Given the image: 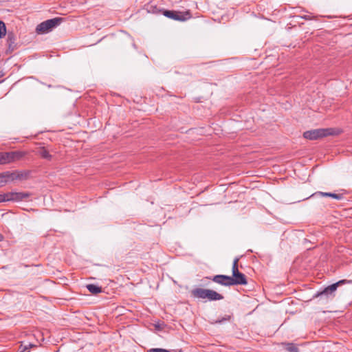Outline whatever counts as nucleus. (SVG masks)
<instances>
[{"label": "nucleus", "instance_id": "nucleus-1", "mask_svg": "<svg viewBox=\"0 0 352 352\" xmlns=\"http://www.w3.org/2000/svg\"><path fill=\"white\" fill-rule=\"evenodd\" d=\"M339 133L338 129L333 128L317 129L304 132L303 137L308 140H315L328 135H338Z\"/></svg>", "mask_w": 352, "mask_h": 352}, {"label": "nucleus", "instance_id": "nucleus-2", "mask_svg": "<svg viewBox=\"0 0 352 352\" xmlns=\"http://www.w3.org/2000/svg\"><path fill=\"white\" fill-rule=\"evenodd\" d=\"M191 294L195 298L208 299L210 301L223 299V296L221 294L209 289L196 288L192 290Z\"/></svg>", "mask_w": 352, "mask_h": 352}, {"label": "nucleus", "instance_id": "nucleus-3", "mask_svg": "<svg viewBox=\"0 0 352 352\" xmlns=\"http://www.w3.org/2000/svg\"><path fill=\"white\" fill-rule=\"evenodd\" d=\"M63 21V19L60 17H56L46 20L36 26V32L38 34L48 33L49 32L52 31L53 28L58 26Z\"/></svg>", "mask_w": 352, "mask_h": 352}, {"label": "nucleus", "instance_id": "nucleus-4", "mask_svg": "<svg viewBox=\"0 0 352 352\" xmlns=\"http://www.w3.org/2000/svg\"><path fill=\"white\" fill-rule=\"evenodd\" d=\"M163 14L167 18L178 21H185L188 19H190L192 16L191 13L189 10H164Z\"/></svg>", "mask_w": 352, "mask_h": 352}, {"label": "nucleus", "instance_id": "nucleus-5", "mask_svg": "<svg viewBox=\"0 0 352 352\" xmlns=\"http://www.w3.org/2000/svg\"><path fill=\"white\" fill-rule=\"evenodd\" d=\"M351 283V280H341L336 283H333L328 287H327L326 288H324L322 292H318L317 294H316L314 295V298H318V297H323V296H325L327 299L328 298H331L332 299L335 295H334V292L337 289L338 287L340 285H342V284H344L345 283Z\"/></svg>", "mask_w": 352, "mask_h": 352}, {"label": "nucleus", "instance_id": "nucleus-6", "mask_svg": "<svg viewBox=\"0 0 352 352\" xmlns=\"http://www.w3.org/2000/svg\"><path fill=\"white\" fill-rule=\"evenodd\" d=\"M211 280L219 285L223 286H232V278L230 276L227 275H215L214 276Z\"/></svg>", "mask_w": 352, "mask_h": 352}, {"label": "nucleus", "instance_id": "nucleus-7", "mask_svg": "<svg viewBox=\"0 0 352 352\" xmlns=\"http://www.w3.org/2000/svg\"><path fill=\"white\" fill-rule=\"evenodd\" d=\"M8 201H20L30 197V194L23 192H10L6 193Z\"/></svg>", "mask_w": 352, "mask_h": 352}, {"label": "nucleus", "instance_id": "nucleus-8", "mask_svg": "<svg viewBox=\"0 0 352 352\" xmlns=\"http://www.w3.org/2000/svg\"><path fill=\"white\" fill-rule=\"evenodd\" d=\"M231 277L232 278V285H247V283H248L246 276H245V274H243V273H241L240 272L239 273L234 274V275H233Z\"/></svg>", "mask_w": 352, "mask_h": 352}, {"label": "nucleus", "instance_id": "nucleus-9", "mask_svg": "<svg viewBox=\"0 0 352 352\" xmlns=\"http://www.w3.org/2000/svg\"><path fill=\"white\" fill-rule=\"evenodd\" d=\"M11 172L6 171L0 174V186H3L7 183L12 182L11 180Z\"/></svg>", "mask_w": 352, "mask_h": 352}, {"label": "nucleus", "instance_id": "nucleus-10", "mask_svg": "<svg viewBox=\"0 0 352 352\" xmlns=\"http://www.w3.org/2000/svg\"><path fill=\"white\" fill-rule=\"evenodd\" d=\"M314 195H320L322 197H331L338 200H340L343 198V195L342 194H336L333 192H317L312 195V196Z\"/></svg>", "mask_w": 352, "mask_h": 352}, {"label": "nucleus", "instance_id": "nucleus-11", "mask_svg": "<svg viewBox=\"0 0 352 352\" xmlns=\"http://www.w3.org/2000/svg\"><path fill=\"white\" fill-rule=\"evenodd\" d=\"M11 180H21L26 179L28 173L26 172H11Z\"/></svg>", "mask_w": 352, "mask_h": 352}, {"label": "nucleus", "instance_id": "nucleus-12", "mask_svg": "<svg viewBox=\"0 0 352 352\" xmlns=\"http://www.w3.org/2000/svg\"><path fill=\"white\" fill-rule=\"evenodd\" d=\"M12 162L10 152L0 153V164H6Z\"/></svg>", "mask_w": 352, "mask_h": 352}, {"label": "nucleus", "instance_id": "nucleus-13", "mask_svg": "<svg viewBox=\"0 0 352 352\" xmlns=\"http://www.w3.org/2000/svg\"><path fill=\"white\" fill-rule=\"evenodd\" d=\"M12 162L21 160L23 156L26 155L24 151H12L10 152Z\"/></svg>", "mask_w": 352, "mask_h": 352}, {"label": "nucleus", "instance_id": "nucleus-14", "mask_svg": "<svg viewBox=\"0 0 352 352\" xmlns=\"http://www.w3.org/2000/svg\"><path fill=\"white\" fill-rule=\"evenodd\" d=\"M86 287L89 292L93 294H98L102 292V288L94 284H89Z\"/></svg>", "mask_w": 352, "mask_h": 352}, {"label": "nucleus", "instance_id": "nucleus-15", "mask_svg": "<svg viewBox=\"0 0 352 352\" xmlns=\"http://www.w3.org/2000/svg\"><path fill=\"white\" fill-rule=\"evenodd\" d=\"M39 155L43 159H46L47 160H51L52 159V155L50 154L47 150L45 148H41L39 151Z\"/></svg>", "mask_w": 352, "mask_h": 352}, {"label": "nucleus", "instance_id": "nucleus-16", "mask_svg": "<svg viewBox=\"0 0 352 352\" xmlns=\"http://www.w3.org/2000/svg\"><path fill=\"white\" fill-rule=\"evenodd\" d=\"M36 346L35 344H29L28 345L21 344V346L19 348V352H29V350L31 348L36 347Z\"/></svg>", "mask_w": 352, "mask_h": 352}, {"label": "nucleus", "instance_id": "nucleus-17", "mask_svg": "<svg viewBox=\"0 0 352 352\" xmlns=\"http://www.w3.org/2000/svg\"><path fill=\"white\" fill-rule=\"evenodd\" d=\"M239 261V258H235L234 259L233 264H232V276L234 275V274L239 272V268H238Z\"/></svg>", "mask_w": 352, "mask_h": 352}, {"label": "nucleus", "instance_id": "nucleus-18", "mask_svg": "<svg viewBox=\"0 0 352 352\" xmlns=\"http://www.w3.org/2000/svg\"><path fill=\"white\" fill-rule=\"evenodd\" d=\"M286 350L289 352H298V347L292 343H289L287 344Z\"/></svg>", "mask_w": 352, "mask_h": 352}, {"label": "nucleus", "instance_id": "nucleus-19", "mask_svg": "<svg viewBox=\"0 0 352 352\" xmlns=\"http://www.w3.org/2000/svg\"><path fill=\"white\" fill-rule=\"evenodd\" d=\"M6 34V28L5 23L0 21V38L3 37Z\"/></svg>", "mask_w": 352, "mask_h": 352}, {"label": "nucleus", "instance_id": "nucleus-20", "mask_svg": "<svg viewBox=\"0 0 352 352\" xmlns=\"http://www.w3.org/2000/svg\"><path fill=\"white\" fill-rule=\"evenodd\" d=\"M147 352H172L171 351L160 349V348H154L149 349Z\"/></svg>", "mask_w": 352, "mask_h": 352}, {"label": "nucleus", "instance_id": "nucleus-21", "mask_svg": "<svg viewBox=\"0 0 352 352\" xmlns=\"http://www.w3.org/2000/svg\"><path fill=\"white\" fill-rule=\"evenodd\" d=\"M8 201L6 193L0 194V203Z\"/></svg>", "mask_w": 352, "mask_h": 352}, {"label": "nucleus", "instance_id": "nucleus-22", "mask_svg": "<svg viewBox=\"0 0 352 352\" xmlns=\"http://www.w3.org/2000/svg\"><path fill=\"white\" fill-rule=\"evenodd\" d=\"M230 319V316H227L226 317H223L220 320H218L216 322L217 323H221V322H226V321H228Z\"/></svg>", "mask_w": 352, "mask_h": 352}, {"label": "nucleus", "instance_id": "nucleus-23", "mask_svg": "<svg viewBox=\"0 0 352 352\" xmlns=\"http://www.w3.org/2000/svg\"><path fill=\"white\" fill-rule=\"evenodd\" d=\"M302 18L306 19V20L310 19V17L309 16H307V15L304 16Z\"/></svg>", "mask_w": 352, "mask_h": 352}, {"label": "nucleus", "instance_id": "nucleus-24", "mask_svg": "<svg viewBox=\"0 0 352 352\" xmlns=\"http://www.w3.org/2000/svg\"><path fill=\"white\" fill-rule=\"evenodd\" d=\"M3 240V236L0 233V241Z\"/></svg>", "mask_w": 352, "mask_h": 352}, {"label": "nucleus", "instance_id": "nucleus-25", "mask_svg": "<svg viewBox=\"0 0 352 352\" xmlns=\"http://www.w3.org/2000/svg\"><path fill=\"white\" fill-rule=\"evenodd\" d=\"M3 76V72L0 71V78Z\"/></svg>", "mask_w": 352, "mask_h": 352}]
</instances>
